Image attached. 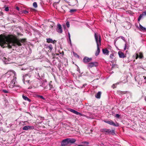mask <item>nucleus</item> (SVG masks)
<instances>
[{
  "label": "nucleus",
  "instance_id": "cd10ccee",
  "mask_svg": "<svg viewBox=\"0 0 146 146\" xmlns=\"http://www.w3.org/2000/svg\"><path fill=\"white\" fill-rule=\"evenodd\" d=\"M33 7L35 8H36L37 7V3L36 2H35L33 3Z\"/></svg>",
  "mask_w": 146,
  "mask_h": 146
},
{
  "label": "nucleus",
  "instance_id": "c85d7f7f",
  "mask_svg": "<svg viewBox=\"0 0 146 146\" xmlns=\"http://www.w3.org/2000/svg\"><path fill=\"white\" fill-rule=\"evenodd\" d=\"M70 111L71 112L74 113V114L76 112V111L75 110H74L72 109H70Z\"/></svg>",
  "mask_w": 146,
  "mask_h": 146
},
{
  "label": "nucleus",
  "instance_id": "a878e982",
  "mask_svg": "<svg viewBox=\"0 0 146 146\" xmlns=\"http://www.w3.org/2000/svg\"><path fill=\"white\" fill-rule=\"evenodd\" d=\"M144 15V14L143 13L141 14L139 16L138 18V21H139L143 17V16Z\"/></svg>",
  "mask_w": 146,
  "mask_h": 146
},
{
  "label": "nucleus",
  "instance_id": "79ce46f5",
  "mask_svg": "<svg viewBox=\"0 0 146 146\" xmlns=\"http://www.w3.org/2000/svg\"><path fill=\"white\" fill-rule=\"evenodd\" d=\"M127 48V44H125V47L124 48V50H125Z\"/></svg>",
  "mask_w": 146,
  "mask_h": 146
},
{
  "label": "nucleus",
  "instance_id": "423d86ee",
  "mask_svg": "<svg viewBox=\"0 0 146 146\" xmlns=\"http://www.w3.org/2000/svg\"><path fill=\"white\" fill-rule=\"evenodd\" d=\"M98 65V63L97 62H93L89 63L87 66L88 68H90L93 67H96Z\"/></svg>",
  "mask_w": 146,
  "mask_h": 146
},
{
  "label": "nucleus",
  "instance_id": "6e6d98bb",
  "mask_svg": "<svg viewBox=\"0 0 146 146\" xmlns=\"http://www.w3.org/2000/svg\"><path fill=\"white\" fill-rule=\"evenodd\" d=\"M84 143H86V142H84Z\"/></svg>",
  "mask_w": 146,
  "mask_h": 146
},
{
  "label": "nucleus",
  "instance_id": "3c124183",
  "mask_svg": "<svg viewBox=\"0 0 146 146\" xmlns=\"http://www.w3.org/2000/svg\"><path fill=\"white\" fill-rule=\"evenodd\" d=\"M69 41L70 42V43H71V40L70 38H69Z\"/></svg>",
  "mask_w": 146,
  "mask_h": 146
},
{
  "label": "nucleus",
  "instance_id": "473e14b6",
  "mask_svg": "<svg viewBox=\"0 0 146 146\" xmlns=\"http://www.w3.org/2000/svg\"><path fill=\"white\" fill-rule=\"evenodd\" d=\"M76 9H71L70 10V12L71 13H72L76 11Z\"/></svg>",
  "mask_w": 146,
  "mask_h": 146
},
{
  "label": "nucleus",
  "instance_id": "603ef678",
  "mask_svg": "<svg viewBox=\"0 0 146 146\" xmlns=\"http://www.w3.org/2000/svg\"><path fill=\"white\" fill-rule=\"evenodd\" d=\"M36 73H37V74H38V75H39V73H38H38H36Z\"/></svg>",
  "mask_w": 146,
  "mask_h": 146
},
{
  "label": "nucleus",
  "instance_id": "1a4fd4ad",
  "mask_svg": "<svg viewBox=\"0 0 146 146\" xmlns=\"http://www.w3.org/2000/svg\"><path fill=\"white\" fill-rule=\"evenodd\" d=\"M92 58H89L88 57L85 56L84 57L83 59V62L87 64L89 62L92 60Z\"/></svg>",
  "mask_w": 146,
  "mask_h": 146
},
{
  "label": "nucleus",
  "instance_id": "864d4df0",
  "mask_svg": "<svg viewBox=\"0 0 146 146\" xmlns=\"http://www.w3.org/2000/svg\"><path fill=\"white\" fill-rule=\"evenodd\" d=\"M101 145H103V144L102 143H101Z\"/></svg>",
  "mask_w": 146,
  "mask_h": 146
},
{
  "label": "nucleus",
  "instance_id": "de8ad7c7",
  "mask_svg": "<svg viewBox=\"0 0 146 146\" xmlns=\"http://www.w3.org/2000/svg\"><path fill=\"white\" fill-rule=\"evenodd\" d=\"M16 9L18 11L19 10V8L18 7H16Z\"/></svg>",
  "mask_w": 146,
  "mask_h": 146
},
{
  "label": "nucleus",
  "instance_id": "20e7f679",
  "mask_svg": "<svg viewBox=\"0 0 146 146\" xmlns=\"http://www.w3.org/2000/svg\"><path fill=\"white\" fill-rule=\"evenodd\" d=\"M94 36L97 46H100L101 45V39L100 35L95 33Z\"/></svg>",
  "mask_w": 146,
  "mask_h": 146
},
{
  "label": "nucleus",
  "instance_id": "e433bc0d",
  "mask_svg": "<svg viewBox=\"0 0 146 146\" xmlns=\"http://www.w3.org/2000/svg\"><path fill=\"white\" fill-rule=\"evenodd\" d=\"M115 117L117 118H119L120 117V115H119V114H116V115L115 116Z\"/></svg>",
  "mask_w": 146,
  "mask_h": 146
},
{
  "label": "nucleus",
  "instance_id": "72a5a7b5",
  "mask_svg": "<svg viewBox=\"0 0 146 146\" xmlns=\"http://www.w3.org/2000/svg\"><path fill=\"white\" fill-rule=\"evenodd\" d=\"M66 25L68 28H69L70 27V23L69 22H67L66 23Z\"/></svg>",
  "mask_w": 146,
  "mask_h": 146
},
{
  "label": "nucleus",
  "instance_id": "8fccbe9b",
  "mask_svg": "<svg viewBox=\"0 0 146 146\" xmlns=\"http://www.w3.org/2000/svg\"><path fill=\"white\" fill-rule=\"evenodd\" d=\"M143 78H144V79L145 80H146V76H143Z\"/></svg>",
  "mask_w": 146,
  "mask_h": 146
},
{
  "label": "nucleus",
  "instance_id": "bb28decb",
  "mask_svg": "<svg viewBox=\"0 0 146 146\" xmlns=\"http://www.w3.org/2000/svg\"><path fill=\"white\" fill-rule=\"evenodd\" d=\"M139 57L140 58H143V56L142 53L139 52Z\"/></svg>",
  "mask_w": 146,
  "mask_h": 146
},
{
  "label": "nucleus",
  "instance_id": "f8f14e48",
  "mask_svg": "<svg viewBox=\"0 0 146 146\" xmlns=\"http://www.w3.org/2000/svg\"><path fill=\"white\" fill-rule=\"evenodd\" d=\"M68 144L73 143L75 142L76 140L74 139H67Z\"/></svg>",
  "mask_w": 146,
  "mask_h": 146
},
{
  "label": "nucleus",
  "instance_id": "5fc2aeb1",
  "mask_svg": "<svg viewBox=\"0 0 146 146\" xmlns=\"http://www.w3.org/2000/svg\"><path fill=\"white\" fill-rule=\"evenodd\" d=\"M84 143H86V142H84Z\"/></svg>",
  "mask_w": 146,
  "mask_h": 146
},
{
  "label": "nucleus",
  "instance_id": "aec40b11",
  "mask_svg": "<svg viewBox=\"0 0 146 146\" xmlns=\"http://www.w3.org/2000/svg\"><path fill=\"white\" fill-rule=\"evenodd\" d=\"M117 94L119 95H123V94H125L127 92L125 91H122L120 90H118L117 91Z\"/></svg>",
  "mask_w": 146,
  "mask_h": 146
},
{
  "label": "nucleus",
  "instance_id": "f3484780",
  "mask_svg": "<svg viewBox=\"0 0 146 146\" xmlns=\"http://www.w3.org/2000/svg\"><path fill=\"white\" fill-rule=\"evenodd\" d=\"M108 134L109 135H114L115 134V130H111L110 129V130Z\"/></svg>",
  "mask_w": 146,
  "mask_h": 146
},
{
  "label": "nucleus",
  "instance_id": "4468645a",
  "mask_svg": "<svg viewBox=\"0 0 146 146\" xmlns=\"http://www.w3.org/2000/svg\"><path fill=\"white\" fill-rule=\"evenodd\" d=\"M118 54L119 57L120 58H123L126 57V54H124L121 51H119L118 52Z\"/></svg>",
  "mask_w": 146,
  "mask_h": 146
},
{
  "label": "nucleus",
  "instance_id": "ddd939ff",
  "mask_svg": "<svg viewBox=\"0 0 146 146\" xmlns=\"http://www.w3.org/2000/svg\"><path fill=\"white\" fill-rule=\"evenodd\" d=\"M110 130L109 129H107L106 128H104L101 129L100 130V131L101 132L104 133L106 135H108L109 131Z\"/></svg>",
  "mask_w": 146,
  "mask_h": 146
},
{
  "label": "nucleus",
  "instance_id": "2eb2a0df",
  "mask_svg": "<svg viewBox=\"0 0 146 146\" xmlns=\"http://www.w3.org/2000/svg\"><path fill=\"white\" fill-rule=\"evenodd\" d=\"M68 144L67 139L63 140L61 143V145L62 146H65Z\"/></svg>",
  "mask_w": 146,
  "mask_h": 146
},
{
  "label": "nucleus",
  "instance_id": "58836bf2",
  "mask_svg": "<svg viewBox=\"0 0 146 146\" xmlns=\"http://www.w3.org/2000/svg\"><path fill=\"white\" fill-rule=\"evenodd\" d=\"M5 10L6 11H7L9 10V7H6L5 9Z\"/></svg>",
  "mask_w": 146,
  "mask_h": 146
},
{
  "label": "nucleus",
  "instance_id": "393cba45",
  "mask_svg": "<svg viewBox=\"0 0 146 146\" xmlns=\"http://www.w3.org/2000/svg\"><path fill=\"white\" fill-rule=\"evenodd\" d=\"M46 48H48L51 51L53 47L51 44H50L48 46H47Z\"/></svg>",
  "mask_w": 146,
  "mask_h": 146
},
{
  "label": "nucleus",
  "instance_id": "37998d69",
  "mask_svg": "<svg viewBox=\"0 0 146 146\" xmlns=\"http://www.w3.org/2000/svg\"><path fill=\"white\" fill-rule=\"evenodd\" d=\"M68 38H70V34L69 33V32H68Z\"/></svg>",
  "mask_w": 146,
  "mask_h": 146
},
{
  "label": "nucleus",
  "instance_id": "49530a36",
  "mask_svg": "<svg viewBox=\"0 0 146 146\" xmlns=\"http://www.w3.org/2000/svg\"><path fill=\"white\" fill-rule=\"evenodd\" d=\"M73 53L74 54V55L75 56H78V55L77 54H75V53L74 52H73Z\"/></svg>",
  "mask_w": 146,
  "mask_h": 146
},
{
  "label": "nucleus",
  "instance_id": "a211bd4d",
  "mask_svg": "<svg viewBox=\"0 0 146 146\" xmlns=\"http://www.w3.org/2000/svg\"><path fill=\"white\" fill-rule=\"evenodd\" d=\"M101 94V92H99L95 95V97L99 99L100 98Z\"/></svg>",
  "mask_w": 146,
  "mask_h": 146
},
{
  "label": "nucleus",
  "instance_id": "b1692460",
  "mask_svg": "<svg viewBox=\"0 0 146 146\" xmlns=\"http://www.w3.org/2000/svg\"><path fill=\"white\" fill-rule=\"evenodd\" d=\"M125 92H127L125 94H127L126 97L127 98H129V97L131 96V94L130 92L127 91H125Z\"/></svg>",
  "mask_w": 146,
  "mask_h": 146
},
{
  "label": "nucleus",
  "instance_id": "9b49d317",
  "mask_svg": "<svg viewBox=\"0 0 146 146\" xmlns=\"http://www.w3.org/2000/svg\"><path fill=\"white\" fill-rule=\"evenodd\" d=\"M34 129V126L30 125H26L23 128V129L25 130H27L30 129Z\"/></svg>",
  "mask_w": 146,
  "mask_h": 146
},
{
  "label": "nucleus",
  "instance_id": "f257e3e1",
  "mask_svg": "<svg viewBox=\"0 0 146 146\" xmlns=\"http://www.w3.org/2000/svg\"><path fill=\"white\" fill-rule=\"evenodd\" d=\"M26 39H17L15 37L12 38L11 35H10V48L11 46H14L16 47L21 45V43H23L25 41Z\"/></svg>",
  "mask_w": 146,
  "mask_h": 146
},
{
  "label": "nucleus",
  "instance_id": "a18cd8bd",
  "mask_svg": "<svg viewBox=\"0 0 146 146\" xmlns=\"http://www.w3.org/2000/svg\"><path fill=\"white\" fill-rule=\"evenodd\" d=\"M142 13H143L144 15H146V11L143 12Z\"/></svg>",
  "mask_w": 146,
  "mask_h": 146
},
{
  "label": "nucleus",
  "instance_id": "2f4dec72",
  "mask_svg": "<svg viewBox=\"0 0 146 146\" xmlns=\"http://www.w3.org/2000/svg\"><path fill=\"white\" fill-rule=\"evenodd\" d=\"M49 87V90H50L52 88H53V86L50 83H49L48 85Z\"/></svg>",
  "mask_w": 146,
  "mask_h": 146
},
{
  "label": "nucleus",
  "instance_id": "5701e85b",
  "mask_svg": "<svg viewBox=\"0 0 146 146\" xmlns=\"http://www.w3.org/2000/svg\"><path fill=\"white\" fill-rule=\"evenodd\" d=\"M22 97L25 100H27L29 102H30L31 100L30 99H29L27 97L25 96L24 95H23Z\"/></svg>",
  "mask_w": 146,
  "mask_h": 146
},
{
  "label": "nucleus",
  "instance_id": "6ab92c4d",
  "mask_svg": "<svg viewBox=\"0 0 146 146\" xmlns=\"http://www.w3.org/2000/svg\"><path fill=\"white\" fill-rule=\"evenodd\" d=\"M102 52L104 54L106 55L108 54L109 51L107 49H103Z\"/></svg>",
  "mask_w": 146,
  "mask_h": 146
},
{
  "label": "nucleus",
  "instance_id": "c9c22d12",
  "mask_svg": "<svg viewBox=\"0 0 146 146\" xmlns=\"http://www.w3.org/2000/svg\"><path fill=\"white\" fill-rule=\"evenodd\" d=\"M119 37L121 38L123 40H124V41H125V38L124 37L122 36H120Z\"/></svg>",
  "mask_w": 146,
  "mask_h": 146
},
{
  "label": "nucleus",
  "instance_id": "dca6fc26",
  "mask_svg": "<svg viewBox=\"0 0 146 146\" xmlns=\"http://www.w3.org/2000/svg\"><path fill=\"white\" fill-rule=\"evenodd\" d=\"M46 42H47L48 43H54L56 42V41L55 40H53L52 39L48 38L46 39Z\"/></svg>",
  "mask_w": 146,
  "mask_h": 146
},
{
  "label": "nucleus",
  "instance_id": "a19ab883",
  "mask_svg": "<svg viewBox=\"0 0 146 146\" xmlns=\"http://www.w3.org/2000/svg\"><path fill=\"white\" fill-rule=\"evenodd\" d=\"M139 57V54H136V59H137Z\"/></svg>",
  "mask_w": 146,
  "mask_h": 146
},
{
  "label": "nucleus",
  "instance_id": "412c9836",
  "mask_svg": "<svg viewBox=\"0 0 146 146\" xmlns=\"http://www.w3.org/2000/svg\"><path fill=\"white\" fill-rule=\"evenodd\" d=\"M99 46H97V50L95 53V55L96 56H97L98 55V54H99V53H100V52Z\"/></svg>",
  "mask_w": 146,
  "mask_h": 146
},
{
  "label": "nucleus",
  "instance_id": "c03bdc74",
  "mask_svg": "<svg viewBox=\"0 0 146 146\" xmlns=\"http://www.w3.org/2000/svg\"><path fill=\"white\" fill-rule=\"evenodd\" d=\"M24 12L25 13V14H26L27 13H28V12L27 11H24Z\"/></svg>",
  "mask_w": 146,
  "mask_h": 146
},
{
  "label": "nucleus",
  "instance_id": "6e6552de",
  "mask_svg": "<svg viewBox=\"0 0 146 146\" xmlns=\"http://www.w3.org/2000/svg\"><path fill=\"white\" fill-rule=\"evenodd\" d=\"M56 31L58 33H62L61 25L60 24H58L57 25Z\"/></svg>",
  "mask_w": 146,
  "mask_h": 146
},
{
  "label": "nucleus",
  "instance_id": "7c9ffc66",
  "mask_svg": "<svg viewBox=\"0 0 146 146\" xmlns=\"http://www.w3.org/2000/svg\"><path fill=\"white\" fill-rule=\"evenodd\" d=\"M75 114H76L77 115H80V116H82V114H81V113H79V112H78L77 111H76Z\"/></svg>",
  "mask_w": 146,
  "mask_h": 146
},
{
  "label": "nucleus",
  "instance_id": "39448f33",
  "mask_svg": "<svg viewBox=\"0 0 146 146\" xmlns=\"http://www.w3.org/2000/svg\"><path fill=\"white\" fill-rule=\"evenodd\" d=\"M2 60L5 64H8L9 63V56L8 54L7 55H4L3 58Z\"/></svg>",
  "mask_w": 146,
  "mask_h": 146
},
{
  "label": "nucleus",
  "instance_id": "0eeeda50",
  "mask_svg": "<svg viewBox=\"0 0 146 146\" xmlns=\"http://www.w3.org/2000/svg\"><path fill=\"white\" fill-rule=\"evenodd\" d=\"M105 122L106 123L109 124L110 125H113L117 127L119 126L118 123H115L112 120H110V121H105Z\"/></svg>",
  "mask_w": 146,
  "mask_h": 146
},
{
  "label": "nucleus",
  "instance_id": "4d7b16f0",
  "mask_svg": "<svg viewBox=\"0 0 146 146\" xmlns=\"http://www.w3.org/2000/svg\"><path fill=\"white\" fill-rule=\"evenodd\" d=\"M84 143H86V142H84Z\"/></svg>",
  "mask_w": 146,
  "mask_h": 146
},
{
  "label": "nucleus",
  "instance_id": "c756f323",
  "mask_svg": "<svg viewBox=\"0 0 146 146\" xmlns=\"http://www.w3.org/2000/svg\"><path fill=\"white\" fill-rule=\"evenodd\" d=\"M75 114H76L77 115H80V116H82V114H81V113H79V112H78L77 111H76Z\"/></svg>",
  "mask_w": 146,
  "mask_h": 146
},
{
  "label": "nucleus",
  "instance_id": "ea45409f",
  "mask_svg": "<svg viewBox=\"0 0 146 146\" xmlns=\"http://www.w3.org/2000/svg\"><path fill=\"white\" fill-rule=\"evenodd\" d=\"M3 92L5 93H8V92L5 90H3Z\"/></svg>",
  "mask_w": 146,
  "mask_h": 146
},
{
  "label": "nucleus",
  "instance_id": "f03ea898",
  "mask_svg": "<svg viewBox=\"0 0 146 146\" xmlns=\"http://www.w3.org/2000/svg\"><path fill=\"white\" fill-rule=\"evenodd\" d=\"M0 45L3 48H9V35L7 36L0 35Z\"/></svg>",
  "mask_w": 146,
  "mask_h": 146
},
{
  "label": "nucleus",
  "instance_id": "f704fd0d",
  "mask_svg": "<svg viewBox=\"0 0 146 146\" xmlns=\"http://www.w3.org/2000/svg\"><path fill=\"white\" fill-rule=\"evenodd\" d=\"M114 56V54H111L110 56V57L112 59H113V57Z\"/></svg>",
  "mask_w": 146,
  "mask_h": 146
},
{
  "label": "nucleus",
  "instance_id": "09e8293b",
  "mask_svg": "<svg viewBox=\"0 0 146 146\" xmlns=\"http://www.w3.org/2000/svg\"><path fill=\"white\" fill-rule=\"evenodd\" d=\"M86 85V84H84L83 85V86L82 87V88H83V87H84L85 85Z\"/></svg>",
  "mask_w": 146,
  "mask_h": 146
},
{
  "label": "nucleus",
  "instance_id": "9d476101",
  "mask_svg": "<svg viewBox=\"0 0 146 146\" xmlns=\"http://www.w3.org/2000/svg\"><path fill=\"white\" fill-rule=\"evenodd\" d=\"M30 76L28 74H26L25 76H23V81L24 83L26 81V82H27L29 83V80H27L28 79V78H29L30 77Z\"/></svg>",
  "mask_w": 146,
  "mask_h": 146
},
{
  "label": "nucleus",
  "instance_id": "7ed1b4c3",
  "mask_svg": "<svg viewBox=\"0 0 146 146\" xmlns=\"http://www.w3.org/2000/svg\"><path fill=\"white\" fill-rule=\"evenodd\" d=\"M10 76L11 79L12 78L13 79L11 82L10 84V88H13L15 87H16V85L15 84L16 80V74L15 72L13 70H10Z\"/></svg>",
  "mask_w": 146,
  "mask_h": 146
},
{
  "label": "nucleus",
  "instance_id": "4c0bfd02",
  "mask_svg": "<svg viewBox=\"0 0 146 146\" xmlns=\"http://www.w3.org/2000/svg\"><path fill=\"white\" fill-rule=\"evenodd\" d=\"M38 97H40V98L44 100L45 98L42 96H38Z\"/></svg>",
  "mask_w": 146,
  "mask_h": 146
},
{
  "label": "nucleus",
  "instance_id": "4be33fe9",
  "mask_svg": "<svg viewBox=\"0 0 146 146\" xmlns=\"http://www.w3.org/2000/svg\"><path fill=\"white\" fill-rule=\"evenodd\" d=\"M139 27L140 30L142 31H144L146 32V28L143 27L141 25H139Z\"/></svg>",
  "mask_w": 146,
  "mask_h": 146
}]
</instances>
